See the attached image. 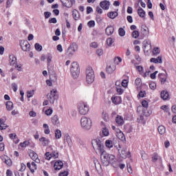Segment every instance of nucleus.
<instances>
[{
  "label": "nucleus",
  "instance_id": "1",
  "mask_svg": "<svg viewBox=\"0 0 176 176\" xmlns=\"http://www.w3.org/2000/svg\"><path fill=\"white\" fill-rule=\"evenodd\" d=\"M100 159L103 166H109V164L113 160H115V155L108 154L105 151H100Z\"/></svg>",
  "mask_w": 176,
  "mask_h": 176
},
{
  "label": "nucleus",
  "instance_id": "2",
  "mask_svg": "<svg viewBox=\"0 0 176 176\" xmlns=\"http://www.w3.org/2000/svg\"><path fill=\"white\" fill-rule=\"evenodd\" d=\"M70 71L71 75L74 79H77V78H79V75H80V68L79 67V64H78L76 62H73L72 63Z\"/></svg>",
  "mask_w": 176,
  "mask_h": 176
},
{
  "label": "nucleus",
  "instance_id": "3",
  "mask_svg": "<svg viewBox=\"0 0 176 176\" xmlns=\"http://www.w3.org/2000/svg\"><path fill=\"white\" fill-rule=\"evenodd\" d=\"M96 76L94 75V70L91 67H88L86 69V82L88 85H91L94 82Z\"/></svg>",
  "mask_w": 176,
  "mask_h": 176
},
{
  "label": "nucleus",
  "instance_id": "4",
  "mask_svg": "<svg viewBox=\"0 0 176 176\" xmlns=\"http://www.w3.org/2000/svg\"><path fill=\"white\" fill-rule=\"evenodd\" d=\"M80 125L84 130H90V129H91V126L93 125V122H91V119L83 116L80 120Z\"/></svg>",
  "mask_w": 176,
  "mask_h": 176
},
{
  "label": "nucleus",
  "instance_id": "5",
  "mask_svg": "<svg viewBox=\"0 0 176 176\" xmlns=\"http://www.w3.org/2000/svg\"><path fill=\"white\" fill-rule=\"evenodd\" d=\"M91 144L94 151H98L99 153L104 151V143L100 139L93 140Z\"/></svg>",
  "mask_w": 176,
  "mask_h": 176
},
{
  "label": "nucleus",
  "instance_id": "6",
  "mask_svg": "<svg viewBox=\"0 0 176 176\" xmlns=\"http://www.w3.org/2000/svg\"><path fill=\"white\" fill-rule=\"evenodd\" d=\"M78 108L80 115H87L89 110V105L83 102L78 103Z\"/></svg>",
  "mask_w": 176,
  "mask_h": 176
},
{
  "label": "nucleus",
  "instance_id": "7",
  "mask_svg": "<svg viewBox=\"0 0 176 176\" xmlns=\"http://www.w3.org/2000/svg\"><path fill=\"white\" fill-rule=\"evenodd\" d=\"M116 149H118L120 155L122 159H127V157H131V153L130 151H127V148H123L121 152L120 149L122 147L120 146V144H118V146H115Z\"/></svg>",
  "mask_w": 176,
  "mask_h": 176
},
{
  "label": "nucleus",
  "instance_id": "8",
  "mask_svg": "<svg viewBox=\"0 0 176 176\" xmlns=\"http://www.w3.org/2000/svg\"><path fill=\"white\" fill-rule=\"evenodd\" d=\"M47 98L51 104H54V101L58 99V95H57V90H52L50 94L47 95Z\"/></svg>",
  "mask_w": 176,
  "mask_h": 176
},
{
  "label": "nucleus",
  "instance_id": "9",
  "mask_svg": "<svg viewBox=\"0 0 176 176\" xmlns=\"http://www.w3.org/2000/svg\"><path fill=\"white\" fill-rule=\"evenodd\" d=\"M78 50V44L76 43H72L67 51V54L69 57H72L75 54V52Z\"/></svg>",
  "mask_w": 176,
  "mask_h": 176
},
{
  "label": "nucleus",
  "instance_id": "10",
  "mask_svg": "<svg viewBox=\"0 0 176 176\" xmlns=\"http://www.w3.org/2000/svg\"><path fill=\"white\" fill-rule=\"evenodd\" d=\"M20 46L23 52H30L31 45L28 43V41L21 40L20 41Z\"/></svg>",
  "mask_w": 176,
  "mask_h": 176
},
{
  "label": "nucleus",
  "instance_id": "11",
  "mask_svg": "<svg viewBox=\"0 0 176 176\" xmlns=\"http://www.w3.org/2000/svg\"><path fill=\"white\" fill-rule=\"evenodd\" d=\"M29 156L32 160H34L36 163H41V160L38 158V154L35 153V151L30 150L29 151Z\"/></svg>",
  "mask_w": 176,
  "mask_h": 176
},
{
  "label": "nucleus",
  "instance_id": "12",
  "mask_svg": "<svg viewBox=\"0 0 176 176\" xmlns=\"http://www.w3.org/2000/svg\"><path fill=\"white\" fill-rule=\"evenodd\" d=\"M151 49H152V44L151 43V41H144L143 43V50L144 53L149 52Z\"/></svg>",
  "mask_w": 176,
  "mask_h": 176
},
{
  "label": "nucleus",
  "instance_id": "13",
  "mask_svg": "<svg viewBox=\"0 0 176 176\" xmlns=\"http://www.w3.org/2000/svg\"><path fill=\"white\" fill-rule=\"evenodd\" d=\"M60 2L65 8H72L75 3V0H60Z\"/></svg>",
  "mask_w": 176,
  "mask_h": 176
},
{
  "label": "nucleus",
  "instance_id": "14",
  "mask_svg": "<svg viewBox=\"0 0 176 176\" xmlns=\"http://www.w3.org/2000/svg\"><path fill=\"white\" fill-rule=\"evenodd\" d=\"M100 8H102L104 10H108L109 9V6H111V2L109 1H102L100 3Z\"/></svg>",
  "mask_w": 176,
  "mask_h": 176
},
{
  "label": "nucleus",
  "instance_id": "15",
  "mask_svg": "<svg viewBox=\"0 0 176 176\" xmlns=\"http://www.w3.org/2000/svg\"><path fill=\"white\" fill-rule=\"evenodd\" d=\"M117 138H113V141L111 140H107L105 142V146L111 149V148H113V145H115V142L117 140Z\"/></svg>",
  "mask_w": 176,
  "mask_h": 176
},
{
  "label": "nucleus",
  "instance_id": "16",
  "mask_svg": "<svg viewBox=\"0 0 176 176\" xmlns=\"http://www.w3.org/2000/svg\"><path fill=\"white\" fill-rule=\"evenodd\" d=\"M63 166L64 163H63L61 160H58L55 162L54 165V170L56 171H58L59 170H61V168H63Z\"/></svg>",
  "mask_w": 176,
  "mask_h": 176
},
{
  "label": "nucleus",
  "instance_id": "17",
  "mask_svg": "<svg viewBox=\"0 0 176 176\" xmlns=\"http://www.w3.org/2000/svg\"><path fill=\"white\" fill-rule=\"evenodd\" d=\"M141 34L143 36H148L149 35V29L146 25L141 27Z\"/></svg>",
  "mask_w": 176,
  "mask_h": 176
},
{
  "label": "nucleus",
  "instance_id": "18",
  "mask_svg": "<svg viewBox=\"0 0 176 176\" xmlns=\"http://www.w3.org/2000/svg\"><path fill=\"white\" fill-rule=\"evenodd\" d=\"M48 73L50 75V79H53V80H57V76L56 75V72H54L53 68H48Z\"/></svg>",
  "mask_w": 176,
  "mask_h": 176
},
{
  "label": "nucleus",
  "instance_id": "19",
  "mask_svg": "<svg viewBox=\"0 0 176 176\" xmlns=\"http://www.w3.org/2000/svg\"><path fill=\"white\" fill-rule=\"evenodd\" d=\"M150 61L154 64H162L163 63L162 56H159L157 58H151Z\"/></svg>",
  "mask_w": 176,
  "mask_h": 176
},
{
  "label": "nucleus",
  "instance_id": "20",
  "mask_svg": "<svg viewBox=\"0 0 176 176\" xmlns=\"http://www.w3.org/2000/svg\"><path fill=\"white\" fill-rule=\"evenodd\" d=\"M118 16L119 13H118V12L111 11L107 13V16L109 19H111V20L116 19V17H118Z\"/></svg>",
  "mask_w": 176,
  "mask_h": 176
},
{
  "label": "nucleus",
  "instance_id": "21",
  "mask_svg": "<svg viewBox=\"0 0 176 176\" xmlns=\"http://www.w3.org/2000/svg\"><path fill=\"white\" fill-rule=\"evenodd\" d=\"M52 123H53L54 124V126H57V127H58V126H60V120H58V116H54L52 118Z\"/></svg>",
  "mask_w": 176,
  "mask_h": 176
},
{
  "label": "nucleus",
  "instance_id": "22",
  "mask_svg": "<svg viewBox=\"0 0 176 176\" xmlns=\"http://www.w3.org/2000/svg\"><path fill=\"white\" fill-rule=\"evenodd\" d=\"M40 142H41V145L43 146H47L49 145V140L45 137H42L39 139Z\"/></svg>",
  "mask_w": 176,
  "mask_h": 176
},
{
  "label": "nucleus",
  "instance_id": "23",
  "mask_svg": "<svg viewBox=\"0 0 176 176\" xmlns=\"http://www.w3.org/2000/svg\"><path fill=\"white\" fill-rule=\"evenodd\" d=\"M116 122L119 126H123V124H124V120H123V117L120 116H118L116 117Z\"/></svg>",
  "mask_w": 176,
  "mask_h": 176
},
{
  "label": "nucleus",
  "instance_id": "24",
  "mask_svg": "<svg viewBox=\"0 0 176 176\" xmlns=\"http://www.w3.org/2000/svg\"><path fill=\"white\" fill-rule=\"evenodd\" d=\"M2 160L6 163V164H7V166H12V160H10L9 157L5 155L3 157Z\"/></svg>",
  "mask_w": 176,
  "mask_h": 176
},
{
  "label": "nucleus",
  "instance_id": "25",
  "mask_svg": "<svg viewBox=\"0 0 176 176\" xmlns=\"http://www.w3.org/2000/svg\"><path fill=\"white\" fill-rule=\"evenodd\" d=\"M113 31H115V29L113 28V26H108L106 30H105V32H106V34L107 35H112V34H113Z\"/></svg>",
  "mask_w": 176,
  "mask_h": 176
},
{
  "label": "nucleus",
  "instance_id": "26",
  "mask_svg": "<svg viewBox=\"0 0 176 176\" xmlns=\"http://www.w3.org/2000/svg\"><path fill=\"white\" fill-rule=\"evenodd\" d=\"M168 96H169V94H168V91H162L161 92V98H162V100H168Z\"/></svg>",
  "mask_w": 176,
  "mask_h": 176
},
{
  "label": "nucleus",
  "instance_id": "27",
  "mask_svg": "<svg viewBox=\"0 0 176 176\" xmlns=\"http://www.w3.org/2000/svg\"><path fill=\"white\" fill-rule=\"evenodd\" d=\"M72 16L74 20H79V17H80V15H79V11H78V10H74L72 12Z\"/></svg>",
  "mask_w": 176,
  "mask_h": 176
},
{
  "label": "nucleus",
  "instance_id": "28",
  "mask_svg": "<svg viewBox=\"0 0 176 176\" xmlns=\"http://www.w3.org/2000/svg\"><path fill=\"white\" fill-rule=\"evenodd\" d=\"M138 14L140 16V17H145V10H144V9H142V8L139 7L138 10Z\"/></svg>",
  "mask_w": 176,
  "mask_h": 176
},
{
  "label": "nucleus",
  "instance_id": "29",
  "mask_svg": "<svg viewBox=\"0 0 176 176\" xmlns=\"http://www.w3.org/2000/svg\"><path fill=\"white\" fill-rule=\"evenodd\" d=\"M47 62V67L50 66V63H52V60L53 59V55L52 54L48 53L46 55Z\"/></svg>",
  "mask_w": 176,
  "mask_h": 176
},
{
  "label": "nucleus",
  "instance_id": "30",
  "mask_svg": "<svg viewBox=\"0 0 176 176\" xmlns=\"http://www.w3.org/2000/svg\"><path fill=\"white\" fill-rule=\"evenodd\" d=\"M93 162L95 164V168L98 171V168H101V164H100V162H98V160L94 158Z\"/></svg>",
  "mask_w": 176,
  "mask_h": 176
},
{
  "label": "nucleus",
  "instance_id": "31",
  "mask_svg": "<svg viewBox=\"0 0 176 176\" xmlns=\"http://www.w3.org/2000/svg\"><path fill=\"white\" fill-rule=\"evenodd\" d=\"M157 130L161 135H163L166 133V127L163 125L159 126Z\"/></svg>",
  "mask_w": 176,
  "mask_h": 176
},
{
  "label": "nucleus",
  "instance_id": "32",
  "mask_svg": "<svg viewBox=\"0 0 176 176\" xmlns=\"http://www.w3.org/2000/svg\"><path fill=\"white\" fill-rule=\"evenodd\" d=\"M160 79V82L162 83V85H164V83H166V80H167V78H164V74H162L160 73L159 75H158Z\"/></svg>",
  "mask_w": 176,
  "mask_h": 176
},
{
  "label": "nucleus",
  "instance_id": "33",
  "mask_svg": "<svg viewBox=\"0 0 176 176\" xmlns=\"http://www.w3.org/2000/svg\"><path fill=\"white\" fill-rule=\"evenodd\" d=\"M116 67L115 66H108L107 69H106V72L107 74H113V72L115 71Z\"/></svg>",
  "mask_w": 176,
  "mask_h": 176
},
{
  "label": "nucleus",
  "instance_id": "34",
  "mask_svg": "<svg viewBox=\"0 0 176 176\" xmlns=\"http://www.w3.org/2000/svg\"><path fill=\"white\" fill-rule=\"evenodd\" d=\"M10 65H14V64H16V63H17V58H16V56L11 55L10 56Z\"/></svg>",
  "mask_w": 176,
  "mask_h": 176
},
{
  "label": "nucleus",
  "instance_id": "35",
  "mask_svg": "<svg viewBox=\"0 0 176 176\" xmlns=\"http://www.w3.org/2000/svg\"><path fill=\"white\" fill-rule=\"evenodd\" d=\"M6 109L8 111H12L13 109V102L12 101H8L6 103Z\"/></svg>",
  "mask_w": 176,
  "mask_h": 176
},
{
  "label": "nucleus",
  "instance_id": "36",
  "mask_svg": "<svg viewBox=\"0 0 176 176\" xmlns=\"http://www.w3.org/2000/svg\"><path fill=\"white\" fill-rule=\"evenodd\" d=\"M153 56H157V54H160V48L157 47H154L153 50Z\"/></svg>",
  "mask_w": 176,
  "mask_h": 176
},
{
  "label": "nucleus",
  "instance_id": "37",
  "mask_svg": "<svg viewBox=\"0 0 176 176\" xmlns=\"http://www.w3.org/2000/svg\"><path fill=\"white\" fill-rule=\"evenodd\" d=\"M118 34L120 36H124L126 35V31L123 28H120L118 30Z\"/></svg>",
  "mask_w": 176,
  "mask_h": 176
},
{
  "label": "nucleus",
  "instance_id": "38",
  "mask_svg": "<svg viewBox=\"0 0 176 176\" xmlns=\"http://www.w3.org/2000/svg\"><path fill=\"white\" fill-rule=\"evenodd\" d=\"M118 100H120V97L119 96H114L111 98V101L113 104H116V105H118L119 104V102H118Z\"/></svg>",
  "mask_w": 176,
  "mask_h": 176
},
{
  "label": "nucleus",
  "instance_id": "39",
  "mask_svg": "<svg viewBox=\"0 0 176 176\" xmlns=\"http://www.w3.org/2000/svg\"><path fill=\"white\" fill-rule=\"evenodd\" d=\"M102 134L104 135V137H108L109 135V130L107 129V127L102 128Z\"/></svg>",
  "mask_w": 176,
  "mask_h": 176
},
{
  "label": "nucleus",
  "instance_id": "40",
  "mask_svg": "<svg viewBox=\"0 0 176 176\" xmlns=\"http://www.w3.org/2000/svg\"><path fill=\"white\" fill-rule=\"evenodd\" d=\"M55 137L57 140H60V138H61V131L60 129H57L55 131Z\"/></svg>",
  "mask_w": 176,
  "mask_h": 176
},
{
  "label": "nucleus",
  "instance_id": "41",
  "mask_svg": "<svg viewBox=\"0 0 176 176\" xmlns=\"http://www.w3.org/2000/svg\"><path fill=\"white\" fill-rule=\"evenodd\" d=\"M34 47L36 49V50H37V52H42V50L43 49V47H42V45H41L39 43H36L34 45Z\"/></svg>",
  "mask_w": 176,
  "mask_h": 176
},
{
  "label": "nucleus",
  "instance_id": "42",
  "mask_svg": "<svg viewBox=\"0 0 176 176\" xmlns=\"http://www.w3.org/2000/svg\"><path fill=\"white\" fill-rule=\"evenodd\" d=\"M132 36L135 38L137 39L138 36H140V32L138 30H135L132 32Z\"/></svg>",
  "mask_w": 176,
  "mask_h": 176
},
{
  "label": "nucleus",
  "instance_id": "43",
  "mask_svg": "<svg viewBox=\"0 0 176 176\" xmlns=\"http://www.w3.org/2000/svg\"><path fill=\"white\" fill-rule=\"evenodd\" d=\"M161 109H162V111H165L166 113L170 112V108L167 105H162L161 107Z\"/></svg>",
  "mask_w": 176,
  "mask_h": 176
},
{
  "label": "nucleus",
  "instance_id": "44",
  "mask_svg": "<svg viewBox=\"0 0 176 176\" xmlns=\"http://www.w3.org/2000/svg\"><path fill=\"white\" fill-rule=\"evenodd\" d=\"M66 142H67L69 146H72V140H71V137H69V135L67 136Z\"/></svg>",
  "mask_w": 176,
  "mask_h": 176
},
{
  "label": "nucleus",
  "instance_id": "45",
  "mask_svg": "<svg viewBox=\"0 0 176 176\" xmlns=\"http://www.w3.org/2000/svg\"><path fill=\"white\" fill-rule=\"evenodd\" d=\"M87 25H88V27H89V28H93V27H94L96 25V21H89L87 23Z\"/></svg>",
  "mask_w": 176,
  "mask_h": 176
},
{
  "label": "nucleus",
  "instance_id": "46",
  "mask_svg": "<svg viewBox=\"0 0 176 176\" xmlns=\"http://www.w3.org/2000/svg\"><path fill=\"white\" fill-rule=\"evenodd\" d=\"M113 42H115V41H113L112 38H108L107 40V43L108 46H112V43H113Z\"/></svg>",
  "mask_w": 176,
  "mask_h": 176
},
{
  "label": "nucleus",
  "instance_id": "47",
  "mask_svg": "<svg viewBox=\"0 0 176 176\" xmlns=\"http://www.w3.org/2000/svg\"><path fill=\"white\" fill-rule=\"evenodd\" d=\"M28 145H30V142L28 141H25L23 143H20V146H21V148H25V146H28Z\"/></svg>",
  "mask_w": 176,
  "mask_h": 176
},
{
  "label": "nucleus",
  "instance_id": "48",
  "mask_svg": "<svg viewBox=\"0 0 176 176\" xmlns=\"http://www.w3.org/2000/svg\"><path fill=\"white\" fill-rule=\"evenodd\" d=\"M45 159L47 160H50L52 157V153H50L49 152L45 153Z\"/></svg>",
  "mask_w": 176,
  "mask_h": 176
},
{
  "label": "nucleus",
  "instance_id": "49",
  "mask_svg": "<svg viewBox=\"0 0 176 176\" xmlns=\"http://www.w3.org/2000/svg\"><path fill=\"white\" fill-rule=\"evenodd\" d=\"M45 115H47V116H50V115H52V113H53V109H48L45 111Z\"/></svg>",
  "mask_w": 176,
  "mask_h": 176
},
{
  "label": "nucleus",
  "instance_id": "50",
  "mask_svg": "<svg viewBox=\"0 0 176 176\" xmlns=\"http://www.w3.org/2000/svg\"><path fill=\"white\" fill-rule=\"evenodd\" d=\"M126 167L128 168V173H129V174H133V168H131V165H130V164L127 163Z\"/></svg>",
  "mask_w": 176,
  "mask_h": 176
},
{
  "label": "nucleus",
  "instance_id": "51",
  "mask_svg": "<svg viewBox=\"0 0 176 176\" xmlns=\"http://www.w3.org/2000/svg\"><path fill=\"white\" fill-rule=\"evenodd\" d=\"M149 87L151 90H155L156 89V83L155 82H150Z\"/></svg>",
  "mask_w": 176,
  "mask_h": 176
},
{
  "label": "nucleus",
  "instance_id": "52",
  "mask_svg": "<svg viewBox=\"0 0 176 176\" xmlns=\"http://www.w3.org/2000/svg\"><path fill=\"white\" fill-rule=\"evenodd\" d=\"M52 157H54V159L58 158V151H52Z\"/></svg>",
  "mask_w": 176,
  "mask_h": 176
},
{
  "label": "nucleus",
  "instance_id": "53",
  "mask_svg": "<svg viewBox=\"0 0 176 176\" xmlns=\"http://www.w3.org/2000/svg\"><path fill=\"white\" fill-rule=\"evenodd\" d=\"M152 159L153 162H157V159H159V155H157V153H154Z\"/></svg>",
  "mask_w": 176,
  "mask_h": 176
},
{
  "label": "nucleus",
  "instance_id": "54",
  "mask_svg": "<svg viewBox=\"0 0 176 176\" xmlns=\"http://www.w3.org/2000/svg\"><path fill=\"white\" fill-rule=\"evenodd\" d=\"M141 82H142L141 78H138L135 80V85H136V86H141Z\"/></svg>",
  "mask_w": 176,
  "mask_h": 176
},
{
  "label": "nucleus",
  "instance_id": "55",
  "mask_svg": "<svg viewBox=\"0 0 176 176\" xmlns=\"http://www.w3.org/2000/svg\"><path fill=\"white\" fill-rule=\"evenodd\" d=\"M116 91L118 93V94H123V89H122V87H116Z\"/></svg>",
  "mask_w": 176,
  "mask_h": 176
},
{
  "label": "nucleus",
  "instance_id": "56",
  "mask_svg": "<svg viewBox=\"0 0 176 176\" xmlns=\"http://www.w3.org/2000/svg\"><path fill=\"white\" fill-rule=\"evenodd\" d=\"M96 54L98 56H102V54H104V50L102 49H98L96 51Z\"/></svg>",
  "mask_w": 176,
  "mask_h": 176
},
{
  "label": "nucleus",
  "instance_id": "57",
  "mask_svg": "<svg viewBox=\"0 0 176 176\" xmlns=\"http://www.w3.org/2000/svg\"><path fill=\"white\" fill-rule=\"evenodd\" d=\"M90 47H94V49H97V47H98V44L97 43V42H92L90 44Z\"/></svg>",
  "mask_w": 176,
  "mask_h": 176
},
{
  "label": "nucleus",
  "instance_id": "58",
  "mask_svg": "<svg viewBox=\"0 0 176 176\" xmlns=\"http://www.w3.org/2000/svg\"><path fill=\"white\" fill-rule=\"evenodd\" d=\"M103 115V119L105 120V122H109V117L108 116V114L102 113Z\"/></svg>",
  "mask_w": 176,
  "mask_h": 176
},
{
  "label": "nucleus",
  "instance_id": "59",
  "mask_svg": "<svg viewBox=\"0 0 176 176\" xmlns=\"http://www.w3.org/2000/svg\"><path fill=\"white\" fill-rule=\"evenodd\" d=\"M32 96H34V90L28 91V95H27L28 98H31V97H32Z\"/></svg>",
  "mask_w": 176,
  "mask_h": 176
},
{
  "label": "nucleus",
  "instance_id": "60",
  "mask_svg": "<svg viewBox=\"0 0 176 176\" xmlns=\"http://www.w3.org/2000/svg\"><path fill=\"white\" fill-rule=\"evenodd\" d=\"M12 89H13V91H14L16 93V91H17V85L16 84V82H13L12 84Z\"/></svg>",
  "mask_w": 176,
  "mask_h": 176
},
{
  "label": "nucleus",
  "instance_id": "61",
  "mask_svg": "<svg viewBox=\"0 0 176 176\" xmlns=\"http://www.w3.org/2000/svg\"><path fill=\"white\" fill-rule=\"evenodd\" d=\"M44 16H45V19H49V17H50V16H52V12H44Z\"/></svg>",
  "mask_w": 176,
  "mask_h": 176
},
{
  "label": "nucleus",
  "instance_id": "62",
  "mask_svg": "<svg viewBox=\"0 0 176 176\" xmlns=\"http://www.w3.org/2000/svg\"><path fill=\"white\" fill-rule=\"evenodd\" d=\"M142 105L143 108H148V102L146 100H143L142 102Z\"/></svg>",
  "mask_w": 176,
  "mask_h": 176
},
{
  "label": "nucleus",
  "instance_id": "63",
  "mask_svg": "<svg viewBox=\"0 0 176 176\" xmlns=\"http://www.w3.org/2000/svg\"><path fill=\"white\" fill-rule=\"evenodd\" d=\"M129 83V82L127 81V80H123L122 82V86L123 87H127V84Z\"/></svg>",
  "mask_w": 176,
  "mask_h": 176
},
{
  "label": "nucleus",
  "instance_id": "64",
  "mask_svg": "<svg viewBox=\"0 0 176 176\" xmlns=\"http://www.w3.org/2000/svg\"><path fill=\"white\" fill-rule=\"evenodd\" d=\"M59 176H68V171H63L59 174Z\"/></svg>",
  "mask_w": 176,
  "mask_h": 176
}]
</instances>
